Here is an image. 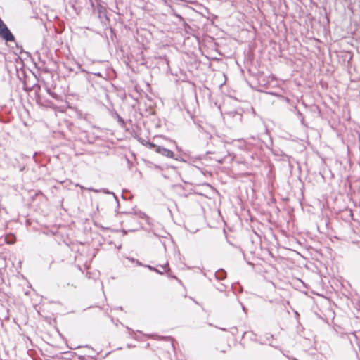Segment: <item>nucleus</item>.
I'll return each instance as SVG.
<instances>
[{"label":"nucleus","instance_id":"obj_1","mask_svg":"<svg viewBox=\"0 0 360 360\" xmlns=\"http://www.w3.org/2000/svg\"><path fill=\"white\" fill-rule=\"evenodd\" d=\"M0 37L4 39L6 41H13L15 40L13 34L4 22L0 26Z\"/></svg>","mask_w":360,"mask_h":360},{"label":"nucleus","instance_id":"obj_2","mask_svg":"<svg viewBox=\"0 0 360 360\" xmlns=\"http://www.w3.org/2000/svg\"><path fill=\"white\" fill-rule=\"evenodd\" d=\"M155 152L165 157L174 158V153L172 150L165 148L162 146H159L158 147H157V150H155Z\"/></svg>","mask_w":360,"mask_h":360},{"label":"nucleus","instance_id":"obj_3","mask_svg":"<svg viewBox=\"0 0 360 360\" xmlns=\"http://www.w3.org/2000/svg\"><path fill=\"white\" fill-rule=\"evenodd\" d=\"M215 276H216L217 279H218V280H223L224 278H226V273L224 269H219L215 273Z\"/></svg>","mask_w":360,"mask_h":360},{"label":"nucleus","instance_id":"obj_4","mask_svg":"<svg viewBox=\"0 0 360 360\" xmlns=\"http://www.w3.org/2000/svg\"><path fill=\"white\" fill-rule=\"evenodd\" d=\"M167 264L166 265H161L160 267V269H155V271H157L158 273L160 274H162L164 272L166 271V269H167Z\"/></svg>","mask_w":360,"mask_h":360},{"label":"nucleus","instance_id":"obj_5","mask_svg":"<svg viewBox=\"0 0 360 360\" xmlns=\"http://www.w3.org/2000/svg\"><path fill=\"white\" fill-rule=\"evenodd\" d=\"M146 144L149 148L155 149V150H157V147L159 146H158L153 143H151V142H146Z\"/></svg>","mask_w":360,"mask_h":360},{"label":"nucleus","instance_id":"obj_6","mask_svg":"<svg viewBox=\"0 0 360 360\" xmlns=\"http://www.w3.org/2000/svg\"><path fill=\"white\" fill-rule=\"evenodd\" d=\"M88 190L94 191L95 193H98V190H96V189H94V188H89Z\"/></svg>","mask_w":360,"mask_h":360},{"label":"nucleus","instance_id":"obj_7","mask_svg":"<svg viewBox=\"0 0 360 360\" xmlns=\"http://www.w3.org/2000/svg\"><path fill=\"white\" fill-rule=\"evenodd\" d=\"M146 266H147L149 269L153 270V271H155V269H156L155 268H154V267H153V266H150V265H147Z\"/></svg>","mask_w":360,"mask_h":360},{"label":"nucleus","instance_id":"obj_8","mask_svg":"<svg viewBox=\"0 0 360 360\" xmlns=\"http://www.w3.org/2000/svg\"><path fill=\"white\" fill-rule=\"evenodd\" d=\"M146 142H148L147 141H144V140H142L141 141V143L146 146H147V144H146Z\"/></svg>","mask_w":360,"mask_h":360},{"label":"nucleus","instance_id":"obj_9","mask_svg":"<svg viewBox=\"0 0 360 360\" xmlns=\"http://www.w3.org/2000/svg\"><path fill=\"white\" fill-rule=\"evenodd\" d=\"M76 186H79V188H81L82 189H84V186H81V185H79V184H77Z\"/></svg>","mask_w":360,"mask_h":360},{"label":"nucleus","instance_id":"obj_10","mask_svg":"<svg viewBox=\"0 0 360 360\" xmlns=\"http://www.w3.org/2000/svg\"><path fill=\"white\" fill-rule=\"evenodd\" d=\"M119 121H120V122H124V121H123V120H122V119H121V118H120V119H119Z\"/></svg>","mask_w":360,"mask_h":360}]
</instances>
